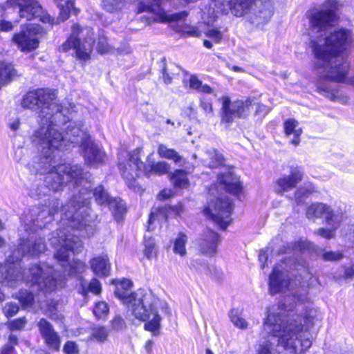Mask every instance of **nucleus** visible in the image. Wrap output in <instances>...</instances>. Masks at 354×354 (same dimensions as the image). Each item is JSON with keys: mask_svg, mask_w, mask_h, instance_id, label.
<instances>
[{"mask_svg": "<svg viewBox=\"0 0 354 354\" xmlns=\"http://www.w3.org/2000/svg\"><path fill=\"white\" fill-rule=\"evenodd\" d=\"M313 247L314 246L311 243H309L306 240L300 239L298 241L292 243L291 246L288 248V250H289V253L292 252L294 254L299 253L304 254L306 252H309L313 250Z\"/></svg>", "mask_w": 354, "mask_h": 354, "instance_id": "nucleus-28", "label": "nucleus"}, {"mask_svg": "<svg viewBox=\"0 0 354 354\" xmlns=\"http://www.w3.org/2000/svg\"><path fill=\"white\" fill-rule=\"evenodd\" d=\"M174 195V192L169 189H165L162 190L158 195V198L160 200H165L169 198Z\"/></svg>", "mask_w": 354, "mask_h": 354, "instance_id": "nucleus-56", "label": "nucleus"}, {"mask_svg": "<svg viewBox=\"0 0 354 354\" xmlns=\"http://www.w3.org/2000/svg\"><path fill=\"white\" fill-rule=\"evenodd\" d=\"M91 193L80 190L61 209L62 225L67 226L53 232L49 239L50 244L55 248V258L71 276H77L86 270V264L73 259L68 262L70 252L80 253L83 243L78 236H88L93 234V221L89 214Z\"/></svg>", "mask_w": 354, "mask_h": 354, "instance_id": "nucleus-3", "label": "nucleus"}, {"mask_svg": "<svg viewBox=\"0 0 354 354\" xmlns=\"http://www.w3.org/2000/svg\"><path fill=\"white\" fill-rule=\"evenodd\" d=\"M201 107L207 115H213V108L211 103L201 101Z\"/></svg>", "mask_w": 354, "mask_h": 354, "instance_id": "nucleus-55", "label": "nucleus"}, {"mask_svg": "<svg viewBox=\"0 0 354 354\" xmlns=\"http://www.w3.org/2000/svg\"><path fill=\"white\" fill-rule=\"evenodd\" d=\"M205 35L209 37L216 44H219L223 39V34L216 28H210L207 30Z\"/></svg>", "mask_w": 354, "mask_h": 354, "instance_id": "nucleus-43", "label": "nucleus"}, {"mask_svg": "<svg viewBox=\"0 0 354 354\" xmlns=\"http://www.w3.org/2000/svg\"><path fill=\"white\" fill-rule=\"evenodd\" d=\"M230 317L233 324L241 329H246L248 328V322L239 315L238 310L232 309L230 313Z\"/></svg>", "mask_w": 354, "mask_h": 354, "instance_id": "nucleus-34", "label": "nucleus"}, {"mask_svg": "<svg viewBox=\"0 0 354 354\" xmlns=\"http://www.w3.org/2000/svg\"><path fill=\"white\" fill-rule=\"evenodd\" d=\"M39 27L32 26L26 31L15 34L12 41L22 51H30L37 48L39 46Z\"/></svg>", "mask_w": 354, "mask_h": 354, "instance_id": "nucleus-14", "label": "nucleus"}, {"mask_svg": "<svg viewBox=\"0 0 354 354\" xmlns=\"http://www.w3.org/2000/svg\"><path fill=\"white\" fill-rule=\"evenodd\" d=\"M57 302L56 301H48L46 303L47 309L46 310V314L53 320L62 322L64 317L62 314L57 310Z\"/></svg>", "mask_w": 354, "mask_h": 354, "instance_id": "nucleus-31", "label": "nucleus"}, {"mask_svg": "<svg viewBox=\"0 0 354 354\" xmlns=\"http://www.w3.org/2000/svg\"><path fill=\"white\" fill-rule=\"evenodd\" d=\"M126 184L132 190L136 192H142V188L137 183L136 178H127Z\"/></svg>", "mask_w": 354, "mask_h": 354, "instance_id": "nucleus-52", "label": "nucleus"}, {"mask_svg": "<svg viewBox=\"0 0 354 354\" xmlns=\"http://www.w3.org/2000/svg\"><path fill=\"white\" fill-rule=\"evenodd\" d=\"M45 183L46 185H39L36 193L39 196H45L48 194L50 190L57 192L61 190L64 187L63 178H46Z\"/></svg>", "mask_w": 354, "mask_h": 354, "instance_id": "nucleus-22", "label": "nucleus"}, {"mask_svg": "<svg viewBox=\"0 0 354 354\" xmlns=\"http://www.w3.org/2000/svg\"><path fill=\"white\" fill-rule=\"evenodd\" d=\"M145 255L147 259H151L156 256L157 250L153 239L151 237L147 238L146 236L145 239Z\"/></svg>", "mask_w": 354, "mask_h": 354, "instance_id": "nucleus-36", "label": "nucleus"}, {"mask_svg": "<svg viewBox=\"0 0 354 354\" xmlns=\"http://www.w3.org/2000/svg\"><path fill=\"white\" fill-rule=\"evenodd\" d=\"M64 353L66 354H78L79 348L78 346L72 341H68L64 346L63 348Z\"/></svg>", "mask_w": 354, "mask_h": 354, "instance_id": "nucleus-49", "label": "nucleus"}, {"mask_svg": "<svg viewBox=\"0 0 354 354\" xmlns=\"http://www.w3.org/2000/svg\"><path fill=\"white\" fill-rule=\"evenodd\" d=\"M323 214L325 215V220L327 225H330V221H333V218L337 215L325 204L315 203L309 206L306 211V216L308 218H318Z\"/></svg>", "mask_w": 354, "mask_h": 354, "instance_id": "nucleus-17", "label": "nucleus"}, {"mask_svg": "<svg viewBox=\"0 0 354 354\" xmlns=\"http://www.w3.org/2000/svg\"><path fill=\"white\" fill-rule=\"evenodd\" d=\"M152 153L147 157V163L146 164L144 172L146 174H153V175H167L171 171V166L169 163L165 161H151L150 157Z\"/></svg>", "mask_w": 354, "mask_h": 354, "instance_id": "nucleus-18", "label": "nucleus"}, {"mask_svg": "<svg viewBox=\"0 0 354 354\" xmlns=\"http://www.w3.org/2000/svg\"><path fill=\"white\" fill-rule=\"evenodd\" d=\"M15 351L13 346L6 344L1 348L0 354H12Z\"/></svg>", "mask_w": 354, "mask_h": 354, "instance_id": "nucleus-61", "label": "nucleus"}, {"mask_svg": "<svg viewBox=\"0 0 354 354\" xmlns=\"http://www.w3.org/2000/svg\"><path fill=\"white\" fill-rule=\"evenodd\" d=\"M284 132L286 136H293L290 139V143L294 146H297L300 143V136L302 130L299 127V122L295 119H288L283 124Z\"/></svg>", "mask_w": 354, "mask_h": 354, "instance_id": "nucleus-21", "label": "nucleus"}, {"mask_svg": "<svg viewBox=\"0 0 354 354\" xmlns=\"http://www.w3.org/2000/svg\"><path fill=\"white\" fill-rule=\"evenodd\" d=\"M90 265L93 272L98 276L106 277L109 273V260L105 254L93 258L90 261Z\"/></svg>", "mask_w": 354, "mask_h": 354, "instance_id": "nucleus-20", "label": "nucleus"}, {"mask_svg": "<svg viewBox=\"0 0 354 354\" xmlns=\"http://www.w3.org/2000/svg\"><path fill=\"white\" fill-rule=\"evenodd\" d=\"M67 131L65 135L62 134L66 145L60 149H56L51 154L50 161L41 156V151L28 164V168L31 175H46L48 174H57L58 177H81L84 174L83 169L79 165L64 163L56 165L57 158L61 151L67 150L71 146L79 145L82 149V154L87 164L95 165L101 163L104 160V153L100 149L89 136L81 129L73 125V122L68 120Z\"/></svg>", "mask_w": 354, "mask_h": 354, "instance_id": "nucleus-6", "label": "nucleus"}, {"mask_svg": "<svg viewBox=\"0 0 354 354\" xmlns=\"http://www.w3.org/2000/svg\"><path fill=\"white\" fill-rule=\"evenodd\" d=\"M109 330L104 326H95L92 328L89 339L93 341L102 343L107 339Z\"/></svg>", "mask_w": 354, "mask_h": 354, "instance_id": "nucleus-29", "label": "nucleus"}, {"mask_svg": "<svg viewBox=\"0 0 354 354\" xmlns=\"http://www.w3.org/2000/svg\"><path fill=\"white\" fill-rule=\"evenodd\" d=\"M46 246L41 238L24 241L14 252L18 256L9 257L4 265H0V283L13 288L21 281L37 287V290L51 292L62 284L55 270L45 263L35 264L21 272V267L15 262L24 255L37 256L46 250Z\"/></svg>", "mask_w": 354, "mask_h": 354, "instance_id": "nucleus-5", "label": "nucleus"}, {"mask_svg": "<svg viewBox=\"0 0 354 354\" xmlns=\"http://www.w3.org/2000/svg\"><path fill=\"white\" fill-rule=\"evenodd\" d=\"M132 282L129 279H123L117 286L115 296L124 304L131 305L130 310L134 317L143 322L145 329L156 334L160 326L161 317L158 314L157 306L159 300L151 292L138 290L136 292H130Z\"/></svg>", "mask_w": 354, "mask_h": 354, "instance_id": "nucleus-7", "label": "nucleus"}, {"mask_svg": "<svg viewBox=\"0 0 354 354\" xmlns=\"http://www.w3.org/2000/svg\"><path fill=\"white\" fill-rule=\"evenodd\" d=\"M21 106L39 111V127L34 131L31 140L41 151V156L50 161V154L66 145L60 130L69 120L67 110L58 103L55 93L46 88L28 91L22 99Z\"/></svg>", "mask_w": 354, "mask_h": 354, "instance_id": "nucleus-4", "label": "nucleus"}, {"mask_svg": "<svg viewBox=\"0 0 354 354\" xmlns=\"http://www.w3.org/2000/svg\"><path fill=\"white\" fill-rule=\"evenodd\" d=\"M202 24H199L198 26H193L190 25H183L178 30L179 32H182L184 35L187 37H199L201 36L202 32L200 30V26Z\"/></svg>", "mask_w": 354, "mask_h": 354, "instance_id": "nucleus-35", "label": "nucleus"}, {"mask_svg": "<svg viewBox=\"0 0 354 354\" xmlns=\"http://www.w3.org/2000/svg\"><path fill=\"white\" fill-rule=\"evenodd\" d=\"M189 87L203 93H212L213 88L207 84H203L196 75H192L189 80Z\"/></svg>", "mask_w": 354, "mask_h": 354, "instance_id": "nucleus-30", "label": "nucleus"}, {"mask_svg": "<svg viewBox=\"0 0 354 354\" xmlns=\"http://www.w3.org/2000/svg\"><path fill=\"white\" fill-rule=\"evenodd\" d=\"M18 311V304L13 302L7 303L3 308V312L7 317H12L15 316Z\"/></svg>", "mask_w": 354, "mask_h": 354, "instance_id": "nucleus-42", "label": "nucleus"}, {"mask_svg": "<svg viewBox=\"0 0 354 354\" xmlns=\"http://www.w3.org/2000/svg\"><path fill=\"white\" fill-rule=\"evenodd\" d=\"M87 291L91 292L94 294H99L101 292V285L98 280L93 279L88 284V290H85L84 287L82 288V292L84 294Z\"/></svg>", "mask_w": 354, "mask_h": 354, "instance_id": "nucleus-45", "label": "nucleus"}, {"mask_svg": "<svg viewBox=\"0 0 354 354\" xmlns=\"http://www.w3.org/2000/svg\"><path fill=\"white\" fill-rule=\"evenodd\" d=\"M290 174L285 177H301L304 175L302 169L297 166H290L289 167Z\"/></svg>", "mask_w": 354, "mask_h": 354, "instance_id": "nucleus-54", "label": "nucleus"}, {"mask_svg": "<svg viewBox=\"0 0 354 354\" xmlns=\"http://www.w3.org/2000/svg\"><path fill=\"white\" fill-rule=\"evenodd\" d=\"M270 108L266 105H264L261 103H258L256 104V110H255L256 115L265 116L270 112Z\"/></svg>", "mask_w": 354, "mask_h": 354, "instance_id": "nucleus-53", "label": "nucleus"}, {"mask_svg": "<svg viewBox=\"0 0 354 354\" xmlns=\"http://www.w3.org/2000/svg\"><path fill=\"white\" fill-rule=\"evenodd\" d=\"M37 326L46 346L53 351H58L61 345V338L53 325L42 318L37 322Z\"/></svg>", "mask_w": 354, "mask_h": 354, "instance_id": "nucleus-15", "label": "nucleus"}, {"mask_svg": "<svg viewBox=\"0 0 354 354\" xmlns=\"http://www.w3.org/2000/svg\"><path fill=\"white\" fill-rule=\"evenodd\" d=\"M109 206L112 209L115 218L118 221L122 220L124 214L127 212L126 203L120 198H112Z\"/></svg>", "mask_w": 354, "mask_h": 354, "instance_id": "nucleus-27", "label": "nucleus"}, {"mask_svg": "<svg viewBox=\"0 0 354 354\" xmlns=\"http://www.w3.org/2000/svg\"><path fill=\"white\" fill-rule=\"evenodd\" d=\"M315 192L314 188L312 186H308L305 188H299L295 193V200L298 204L303 203L304 198L307 197L309 194Z\"/></svg>", "mask_w": 354, "mask_h": 354, "instance_id": "nucleus-40", "label": "nucleus"}, {"mask_svg": "<svg viewBox=\"0 0 354 354\" xmlns=\"http://www.w3.org/2000/svg\"><path fill=\"white\" fill-rule=\"evenodd\" d=\"M296 301L299 299L285 298L284 303L269 309L263 322V330L272 338L261 340L256 347L257 354H279L275 343L292 353H302L308 350L312 341L307 332L314 326L318 318V312L315 308L306 309L304 313L295 312Z\"/></svg>", "mask_w": 354, "mask_h": 354, "instance_id": "nucleus-2", "label": "nucleus"}, {"mask_svg": "<svg viewBox=\"0 0 354 354\" xmlns=\"http://www.w3.org/2000/svg\"><path fill=\"white\" fill-rule=\"evenodd\" d=\"M299 180L301 178H279L277 184L282 191H289L296 186Z\"/></svg>", "mask_w": 354, "mask_h": 354, "instance_id": "nucleus-37", "label": "nucleus"}, {"mask_svg": "<svg viewBox=\"0 0 354 354\" xmlns=\"http://www.w3.org/2000/svg\"><path fill=\"white\" fill-rule=\"evenodd\" d=\"M59 207L58 200H53L50 203L48 210L39 209L38 207L31 209L24 218L25 225L27 226L26 230L34 231L37 227L41 228L44 223L50 222L53 216L57 212Z\"/></svg>", "mask_w": 354, "mask_h": 354, "instance_id": "nucleus-13", "label": "nucleus"}, {"mask_svg": "<svg viewBox=\"0 0 354 354\" xmlns=\"http://www.w3.org/2000/svg\"><path fill=\"white\" fill-rule=\"evenodd\" d=\"M19 299L26 306L32 305L34 300V295L31 292L21 290L18 295Z\"/></svg>", "mask_w": 354, "mask_h": 354, "instance_id": "nucleus-41", "label": "nucleus"}, {"mask_svg": "<svg viewBox=\"0 0 354 354\" xmlns=\"http://www.w3.org/2000/svg\"><path fill=\"white\" fill-rule=\"evenodd\" d=\"M341 221L342 217L340 216H335L333 221H330V225H328L330 227L328 229H318L316 232L317 234L327 239L333 238L335 232L339 227Z\"/></svg>", "mask_w": 354, "mask_h": 354, "instance_id": "nucleus-25", "label": "nucleus"}, {"mask_svg": "<svg viewBox=\"0 0 354 354\" xmlns=\"http://www.w3.org/2000/svg\"><path fill=\"white\" fill-rule=\"evenodd\" d=\"M18 344V338L16 335L11 334L8 337V344L7 345L15 346Z\"/></svg>", "mask_w": 354, "mask_h": 354, "instance_id": "nucleus-62", "label": "nucleus"}, {"mask_svg": "<svg viewBox=\"0 0 354 354\" xmlns=\"http://www.w3.org/2000/svg\"><path fill=\"white\" fill-rule=\"evenodd\" d=\"M93 32L88 28H80L75 24L72 27V33L68 39L59 47L62 52L73 49L78 59L86 60L90 57L93 45Z\"/></svg>", "mask_w": 354, "mask_h": 354, "instance_id": "nucleus-9", "label": "nucleus"}, {"mask_svg": "<svg viewBox=\"0 0 354 354\" xmlns=\"http://www.w3.org/2000/svg\"><path fill=\"white\" fill-rule=\"evenodd\" d=\"M20 121L19 119H15L9 122V127L11 130L16 131L19 129Z\"/></svg>", "mask_w": 354, "mask_h": 354, "instance_id": "nucleus-60", "label": "nucleus"}, {"mask_svg": "<svg viewBox=\"0 0 354 354\" xmlns=\"http://www.w3.org/2000/svg\"><path fill=\"white\" fill-rule=\"evenodd\" d=\"M172 184L176 189H182L187 188L189 183L188 178H171Z\"/></svg>", "mask_w": 354, "mask_h": 354, "instance_id": "nucleus-51", "label": "nucleus"}, {"mask_svg": "<svg viewBox=\"0 0 354 354\" xmlns=\"http://www.w3.org/2000/svg\"><path fill=\"white\" fill-rule=\"evenodd\" d=\"M18 8L19 17L27 20L39 19L44 23H53L50 16L45 12L36 0H7L5 9Z\"/></svg>", "mask_w": 354, "mask_h": 354, "instance_id": "nucleus-12", "label": "nucleus"}, {"mask_svg": "<svg viewBox=\"0 0 354 354\" xmlns=\"http://www.w3.org/2000/svg\"><path fill=\"white\" fill-rule=\"evenodd\" d=\"M354 276V264L351 267L346 268L344 271V277L346 278H350Z\"/></svg>", "mask_w": 354, "mask_h": 354, "instance_id": "nucleus-63", "label": "nucleus"}, {"mask_svg": "<svg viewBox=\"0 0 354 354\" xmlns=\"http://www.w3.org/2000/svg\"><path fill=\"white\" fill-rule=\"evenodd\" d=\"M171 209L176 213V215H180L183 212V205L182 203H179L178 205L175 207H171Z\"/></svg>", "mask_w": 354, "mask_h": 354, "instance_id": "nucleus-64", "label": "nucleus"}, {"mask_svg": "<svg viewBox=\"0 0 354 354\" xmlns=\"http://www.w3.org/2000/svg\"><path fill=\"white\" fill-rule=\"evenodd\" d=\"M13 28V25L11 22L7 21H0V31L8 32Z\"/></svg>", "mask_w": 354, "mask_h": 354, "instance_id": "nucleus-57", "label": "nucleus"}, {"mask_svg": "<svg viewBox=\"0 0 354 354\" xmlns=\"http://www.w3.org/2000/svg\"><path fill=\"white\" fill-rule=\"evenodd\" d=\"M343 255L339 252H324L322 259L326 261H338L342 258Z\"/></svg>", "mask_w": 354, "mask_h": 354, "instance_id": "nucleus-46", "label": "nucleus"}, {"mask_svg": "<svg viewBox=\"0 0 354 354\" xmlns=\"http://www.w3.org/2000/svg\"><path fill=\"white\" fill-rule=\"evenodd\" d=\"M187 236L185 234L180 232L174 242V252L176 254H178L180 256L185 255L186 254L185 245L187 243Z\"/></svg>", "mask_w": 354, "mask_h": 354, "instance_id": "nucleus-33", "label": "nucleus"}, {"mask_svg": "<svg viewBox=\"0 0 354 354\" xmlns=\"http://www.w3.org/2000/svg\"><path fill=\"white\" fill-rule=\"evenodd\" d=\"M111 47L108 44L106 38H99L97 45V50L100 53H106L111 52Z\"/></svg>", "mask_w": 354, "mask_h": 354, "instance_id": "nucleus-47", "label": "nucleus"}, {"mask_svg": "<svg viewBox=\"0 0 354 354\" xmlns=\"http://www.w3.org/2000/svg\"><path fill=\"white\" fill-rule=\"evenodd\" d=\"M291 262L292 260L286 259L273 268L269 277V290L271 295L281 292L288 286L290 281L288 272L292 265ZM293 266L295 269L299 270V267H301L306 270L308 268V263L305 259L300 258L294 261Z\"/></svg>", "mask_w": 354, "mask_h": 354, "instance_id": "nucleus-10", "label": "nucleus"}, {"mask_svg": "<svg viewBox=\"0 0 354 354\" xmlns=\"http://www.w3.org/2000/svg\"><path fill=\"white\" fill-rule=\"evenodd\" d=\"M219 101L222 103V121L226 123L232 122L236 118H247L253 107V100L250 97L232 102L228 96H223Z\"/></svg>", "mask_w": 354, "mask_h": 354, "instance_id": "nucleus-11", "label": "nucleus"}, {"mask_svg": "<svg viewBox=\"0 0 354 354\" xmlns=\"http://www.w3.org/2000/svg\"><path fill=\"white\" fill-rule=\"evenodd\" d=\"M227 171L223 172L221 177H235L237 174L236 173L235 168L233 167H228L225 169Z\"/></svg>", "mask_w": 354, "mask_h": 354, "instance_id": "nucleus-58", "label": "nucleus"}, {"mask_svg": "<svg viewBox=\"0 0 354 354\" xmlns=\"http://www.w3.org/2000/svg\"><path fill=\"white\" fill-rule=\"evenodd\" d=\"M96 202L100 205L110 204L112 199H111L108 193L104 190L102 185L97 187L93 194Z\"/></svg>", "mask_w": 354, "mask_h": 354, "instance_id": "nucleus-32", "label": "nucleus"}, {"mask_svg": "<svg viewBox=\"0 0 354 354\" xmlns=\"http://www.w3.org/2000/svg\"><path fill=\"white\" fill-rule=\"evenodd\" d=\"M0 51V58L2 56ZM16 75V71L11 64L0 61V88Z\"/></svg>", "mask_w": 354, "mask_h": 354, "instance_id": "nucleus-24", "label": "nucleus"}, {"mask_svg": "<svg viewBox=\"0 0 354 354\" xmlns=\"http://www.w3.org/2000/svg\"><path fill=\"white\" fill-rule=\"evenodd\" d=\"M219 242V235L216 232L207 229L198 240V248L202 254L212 257L217 252V246Z\"/></svg>", "mask_w": 354, "mask_h": 354, "instance_id": "nucleus-16", "label": "nucleus"}, {"mask_svg": "<svg viewBox=\"0 0 354 354\" xmlns=\"http://www.w3.org/2000/svg\"><path fill=\"white\" fill-rule=\"evenodd\" d=\"M141 150L140 148H137L131 152L129 154V161L134 164L138 169L144 170L146 164L142 162L139 158Z\"/></svg>", "mask_w": 354, "mask_h": 354, "instance_id": "nucleus-39", "label": "nucleus"}, {"mask_svg": "<svg viewBox=\"0 0 354 354\" xmlns=\"http://www.w3.org/2000/svg\"><path fill=\"white\" fill-rule=\"evenodd\" d=\"M208 189L209 202L204 208L206 216L212 220L222 230H225L230 223V215L234 209L233 203L225 192L241 198L243 188L239 178H218Z\"/></svg>", "mask_w": 354, "mask_h": 354, "instance_id": "nucleus-8", "label": "nucleus"}, {"mask_svg": "<svg viewBox=\"0 0 354 354\" xmlns=\"http://www.w3.org/2000/svg\"><path fill=\"white\" fill-rule=\"evenodd\" d=\"M111 326L114 330H119L126 327V323L121 316L116 315L111 321Z\"/></svg>", "mask_w": 354, "mask_h": 354, "instance_id": "nucleus-50", "label": "nucleus"}, {"mask_svg": "<svg viewBox=\"0 0 354 354\" xmlns=\"http://www.w3.org/2000/svg\"><path fill=\"white\" fill-rule=\"evenodd\" d=\"M26 324V319L25 317H21L10 322L8 326L11 330H18L23 329Z\"/></svg>", "mask_w": 354, "mask_h": 354, "instance_id": "nucleus-44", "label": "nucleus"}, {"mask_svg": "<svg viewBox=\"0 0 354 354\" xmlns=\"http://www.w3.org/2000/svg\"><path fill=\"white\" fill-rule=\"evenodd\" d=\"M157 153L161 158L171 160L174 163L181 166L184 163L183 158L173 149L168 148L163 144L158 147Z\"/></svg>", "mask_w": 354, "mask_h": 354, "instance_id": "nucleus-23", "label": "nucleus"}, {"mask_svg": "<svg viewBox=\"0 0 354 354\" xmlns=\"http://www.w3.org/2000/svg\"><path fill=\"white\" fill-rule=\"evenodd\" d=\"M57 6L59 8V19L64 21L68 19L70 12L75 9V0H55Z\"/></svg>", "mask_w": 354, "mask_h": 354, "instance_id": "nucleus-26", "label": "nucleus"}, {"mask_svg": "<svg viewBox=\"0 0 354 354\" xmlns=\"http://www.w3.org/2000/svg\"><path fill=\"white\" fill-rule=\"evenodd\" d=\"M340 7L338 1L326 0L308 12L310 29L317 34L311 40V48L320 77L354 86V77H347L350 66L344 53L353 44L352 33L342 28L331 30L339 19L337 12Z\"/></svg>", "mask_w": 354, "mask_h": 354, "instance_id": "nucleus-1", "label": "nucleus"}, {"mask_svg": "<svg viewBox=\"0 0 354 354\" xmlns=\"http://www.w3.org/2000/svg\"><path fill=\"white\" fill-rule=\"evenodd\" d=\"M207 154L210 158H212V156L216 157L215 161H211L208 163L209 166L215 167L219 165H221V166L223 165L224 158L222 154L220 156L219 154L216 153V152L213 149L207 151Z\"/></svg>", "mask_w": 354, "mask_h": 354, "instance_id": "nucleus-48", "label": "nucleus"}, {"mask_svg": "<svg viewBox=\"0 0 354 354\" xmlns=\"http://www.w3.org/2000/svg\"><path fill=\"white\" fill-rule=\"evenodd\" d=\"M319 93L332 101H338L344 103L347 101L346 97L344 96L337 87H332L328 83L320 82L317 84Z\"/></svg>", "mask_w": 354, "mask_h": 354, "instance_id": "nucleus-19", "label": "nucleus"}, {"mask_svg": "<svg viewBox=\"0 0 354 354\" xmlns=\"http://www.w3.org/2000/svg\"><path fill=\"white\" fill-rule=\"evenodd\" d=\"M268 254L265 251L261 250L259 255V260L260 263H261V268L263 269L265 267V263L268 260Z\"/></svg>", "mask_w": 354, "mask_h": 354, "instance_id": "nucleus-59", "label": "nucleus"}, {"mask_svg": "<svg viewBox=\"0 0 354 354\" xmlns=\"http://www.w3.org/2000/svg\"><path fill=\"white\" fill-rule=\"evenodd\" d=\"M109 306L104 301L97 302L93 308L94 315L98 318H105L109 313Z\"/></svg>", "mask_w": 354, "mask_h": 354, "instance_id": "nucleus-38", "label": "nucleus"}]
</instances>
